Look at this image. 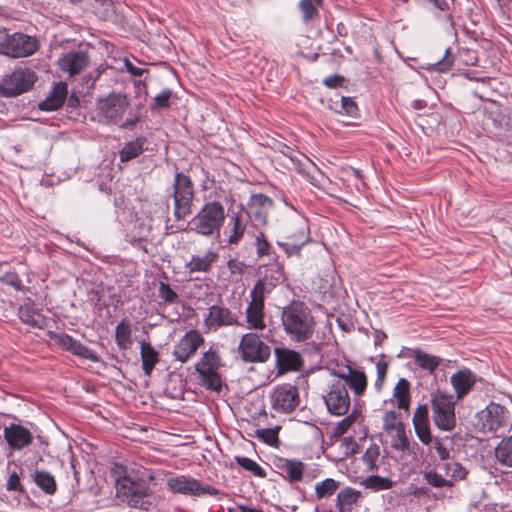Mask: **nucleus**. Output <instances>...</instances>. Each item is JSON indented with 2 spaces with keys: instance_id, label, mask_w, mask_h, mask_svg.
<instances>
[{
  "instance_id": "f257e3e1",
  "label": "nucleus",
  "mask_w": 512,
  "mask_h": 512,
  "mask_svg": "<svg viewBox=\"0 0 512 512\" xmlns=\"http://www.w3.org/2000/svg\"><path fill=\"white\" fill-rule=\"evenodd\" d=\"M281 322L284 332L294 342H306L315 332V319L303 302L293 301L284 307Z\"/></svg>"
},
{
  "instance_id": "f03ea898",
  "label": "nucleus",
  "mask_w": 512,
  "mask_h": 512,
  "mask_svg": "<svg viewBox=\"0 0 512 512\" xmlns=\"http://www.w3.org/2000/svg\"><path fill=\"white\" fill-rule=\"evenodd\" d=\"M116 497L132 508L148 509L150 488L142 478L124 475L116 479Z\"/></svg>"
},
{
  "instance_id": "7ed1b4c3",
  "label": "nucleus",
  "mask_w": 512,
  "mask_h": 512,
  "mask_svg": "<svg viewBox=\"0 0 512 512\" xmlns=\"http://www.w3.org/2000/svg\"><path fill=\"white\" fill-rule=\"evenodd\" d=\"M225 220V210L218 201L203 205L191 221L192 229L200 235L211 236L219 233Z\"/></svg>"
},
{
  "instance_id": "20e7f679",
  "label": "nucleus",
  "mask_w": 512,
  "mask_h": 512,
  "mask_svg": "<svg viewBox=\"0 0 512 512\" xmlns=\"http://www.w3.org/2000/svg\"><path fill=\"white\" fill-rule=\"evenodd\" d=\"M455 404L454 396L442 390L431 395L432 418L439 429L450 431L455 427Z\"/></svg>"
},
{
  "instance_id": "39448f33",
  "label": "nucleus",
  "mask_w": 512,
  "mask_h": 512,
  "mask_svg": "<svg viewBox=\"0 0 512 512\" xmlns=\"http://www.w3.org/2000/svg\"><path fill=\"white\" fill-rule=\"evenodd\" d=\"M220 366V357L213 348L204 352L202 357L195 364V370L199 376L200 384L206 390L213 392L221 391L222 381L218 372Z\"/></svg>"
},
{
  "instance_id": "423d86ee",
  "label": "nucleus",
  "mask_w": 512,
  "mask_h": 512,
  "mask_svg": "<svg viewBox=\"0 0 512 512\" xmlns=\"http://www.w3.org/2000/svg\"><path fill=\"white\" fill-rule=\"evenodd\" d=\"M39 48L35 37L23 33L9 34L6 29L0 30V53L13 57H26L34 54Z\"/></svg>"
},
{
  "instance_id": "0eeeda50",
  "label": "nucleus",
  "mask_w": 512,
  "mask_h": 512,
  "mask_svg": "<svg viewBox=\"0 0 512 512\" xmlns=\"http://www.w3.org/2000/svg\"><path fill=\"white\" fill-rule=\"evenodd\" d=\"M174 216L177 220H183L192 212L194 199V185L191 178L177 172L173 181Z\"/></svg>"
},
{
  "instance_id": "6e6552de",
  "label": "nucleus",
  "mask_w": 512,
  "mask_h": 512,
  "mask_svg": "<svg viewBox=\"0 0 512 512\" xmlns=\"http://www.w3.org/2000/svg\"><path fill=\"white\" fill-rule=\"evenodd\" d=\"M270 288L265 280L259 279L250 291L251 300L245 311L247 327L251 330H264L266 328L264 300Z\"/></svg>"
},
{
  "instance_id": "1a4fd4ad",
  "label": "nucleus",
  "mask_w": 512,
  "mask_h": 512,
  "mask_svg": "<svg viewBox=\"0 0 512 512\" xmlns=\"http://www.w3.org/2000/svg\"><path fill=\"white\" fill-rule=\"evenodd\" d=\"M478 425L483 432L505 431L512 427V411L492 402L478 414Z\"/></svg>"
},
{
  "instance_id": "9d476101",
  "label": "nucleus",
  "mask_w": 512,
  "mask_h": 512,
  "mask_svg": "<svg viewBox=\"0 0 512 512\" xmlns=\"http://www.w3.org/2000/svg\"><path fill=\"white\" fill-rule=\"evenodd\" d=\"M285 233V240L278 241V245L289 256L298 253L302 246L310 240L308 220L301 215L291 218L285 228Z\"/></svg>"
},
{
  "instance_id": "9b49d317",
  "label": "nucleus",
  "mask_w": 512,
  "mask_h": 512,
  "mask_svg": "<svg viewBox=\"0 0 512 512\" xmlns=\"http://www.w3.org/2000/svg\"><path fill=\"white\" fill-rule=\"evenodd\" d=\"M37 81L35 72L28 68H18L0 80V95L14 97L27 92Z\"/></svg>"
},
{
  "instance_id": "f8f14e48",
  "label": "nucleus",
  "mask_w": 512,
  "mask_h": 512,
  "mask_svg": "<svg viewBox=\"0 0 512 512\" xmlns=\"http://www.w3.org/2000/svg\"><path fill=\"white\" fill-rule=\"evenodd\" d=\"M129 107L128 97L121 93H112L99 102V110L104 117L121 126H132L136 122L135 117L127 118L125 122H122Z\"/></svg>"
},
{
  "instance_id": "ddd939ff",
  "label": "nucleus",
  "mask_w": 512,
  "mask_h": 512,
  "mask_svg": "<svg viewBox=\"0 0 512 512\" xmlns=\"http://www.w3.org/2000/svg\"><path fill=\"white\" fill-rule=\"evenodd\" d=\"M298 388L286 383L276 385L270 393L271 408L276 413L288 414L300 406Z\"/></svg>"
},
{
  "instance_id": "4468645a",
  "label": "nucleus",
  "mask_w": 512,
  "mask_h": 512,
  "mask_svg": "<svg viewBox=\"0 0 512 512\" xmlns=\"http://www.w3.org/2000/svg\"><path fill=\"white\" fill-rule=\"evenodd\" d=\"M167 488L173 493L193 497H202L205 495L216 496L218 494L216 488L210 485H204L197 479L186 475L170 477L167 480Z\"/></svg>"
},
{
  "instance_id": "2eb2a0df",
  "label": "nucleus",
  "mask_w": 512,
  "mask_h": 512,
  "mask_svg": "<svg viewBox=\"0 0 512 512\" xmlns=\"http://www.w3.org/2000/svg\"><path fill=\"white\" fill-rule=\"evenodd\" d=\"M323 400L329 413L335 416L346 415L351 405V399L345 383L337 379L328 385Z\"/></svg>"
},
{
  "instance_id": "dca6fc26",
  "label": "nucleus",
  "mask_w": 512,
  "mask_h": 512,
  "mask_svg": "<svg viewBox=\"0 0 512 512\" xmlns=\"http://www.w3.org/2000/svg\"><path fill=\"white\" fill-rule=\"evenodd\" d=\"M239 353L245 362H265L270 357V347L255 333H246L239 343Z\"/></svg>"
},
{
  "instance_id": "f3484780",
  "label": "nucleus",
  "mask_w": 512,
  "mask_h": 512,
  "mask_svg": "<svg viewBox=\"0 0 512 512\" xmlns=\"http://www.w3.org/2000/svg\"><path fill=\"white\" fill-rule=\"evenodd\" d=\"M204 343V338L197 330H189L175 344L172 355L180 363L188 362Z\"/></svg>"
},
{
  "instance_id": "a211bd4d",
  "label": "nucleus",
  "mask_w": 512,
  "mask_h": 512,
  "mask_svg": "<svg viewBox=\"0 0 512 512\" xmlns=\"http://www.w3.org/2000/svg\"><path fill=\"white\" fill-rule=\"evenodd\" d=\"M334 375L339 382L345 383V388H350L355 399L362 397L366 392L368 379L363 370L347 365L335 371Z\"/></svg>"
},
{
  "instance_id": "6ab92c4d",
  "label": "nucleus",
  "mask_w": 512,
  "mask_h": 512,
  "mask_svg": "<svg viewBox=\"0 0 512 512\" xmlns=\"http://www.w3.org/2000/svg\"><path fill=\"white\" fill-rule=\"evenodd\" d=\"M238 323V317L230 309L222 305H212L204 317L206 331H217L224 326H232Z\"/></svg>"
},
{
  "instance_id": "aec40b11",
  "label": "nucleus",
  "mask_w": 512,
  "mask_h": 512,
  "mask_svg": "<svg viewBox=\"0 0 512 512\" xmlns=\"http://www.w3.org/2000/svg\"><path fill=\"white\" fill-rule=\"evenodd\" d=\"M248 221L249 213L242 207L230 210L229 221L224 232L228 237L229 244H238L240 242L244 236Z\"/></svg>"
},
{
  "instance_id": "412c9836",
  "label": "nucleus",
  "mask_w": 512,
  "mask_h": 512,
  "mask_svg": "<svg viewBox=\"0 0 512 512\" xmlns=\"http://www.w3.org/2000/svg\"><path fill=\"white\" fill-rule=\"evenodd\" d=\"M51 339L60 348L73 353L81 358L91 360L93 362L99 361V356L90 348L83 345L79 341L66 333H51Z\"/></svg>"
},
{
  "instance_id": "4be33fe9",
  "label": "nucleus",
  "mask_w": 512,
  "mask_h": 512,
  "mask_svg": "<svg viewBox=\"0 0 512 512\" xmlns=\"http://www.w3.org/2000/svg\"><path fill=\"white\" fill-rule=\"evenodd\" d=\"M3 435L12 450H22L28 447L33 441L31 431L20 424L12 423L6 426Z\"/></svg>"
},
{
  "instance_id": "5701e85b",
  "label": "nucleus",
  "mask_w": 512,
  "mask_h": 512,
  "mask_svg": "<svg viewBox=\"0 0 512 512\" xmlns=\"http://www.w3.org/2000/svg\"><path fill=\"white\" fill-rule=\"evenodd\" d=\"M68 95V85L60 81L54 83L46 98L38 104L41 111L52 112L60 109Z\"/></svg>"
},
{
  "instance_id": "b1692460",
  "label": "nucleus",
  "mask_w": 512,
  "mask_h": 512,
  "mask_svg": "<svg viewBox=\"0 0 512 512\" xmlns=\"http://www.w3.org/2000/svg\"><path fill=\"white\" fill-rule=\"evenodd\" d=\"M276 365L280 373L289 371H298L302 368L303 361L301 355L288 348H275L274 350Z\"/></svg>"
},
{
  "instance_id": "393cba45",
  "label": "nucleus",
  "mask_w": 512,
  "mask_h": 512,
  "mask_svg": "<svg viewBox=\"0 0 512 512\" xmlns=\"http://www.w3.org/2000/svg\"><path fill=\"white\" fill-rule=\"evenodd\" d=\"M457 399L465 397L476 383V376L469 369H462L450 377Z\"/></svg>"
},
{
  "instance_id": "a878e982",
  "label": "nucleus",
  "mask_w": 512,
  "mask_h": 512,
  "mask_svg": "<svg viewBox=\"0 0 512 512\" xmlns=\"http://www.w3.org/2000/svg\"><path fill=\"white\" fill-rule=\"evenodd\" d=\"M275 467L281 475L290 482H299L302 480L305 465L303 462L295 459L279 458L275 461Z\"/></svg>"
},
{
  "instance_id": "bb28decb",
  "label": "nucleus",
  "mask_w": 512,
  "mask_h": 512,
  "mask_svg": "<svg viewBox=\"0 0 512 512\" xmlns=\"http://www.w3.org/2000/svg\"><path fill=\"white\" fill-rule=\"evenodd\" d=\"M95 52V47L87 43H81L75 49L63 54L57 64H88Z\"/></svg>"
},
{
  "instance_id": "cd10ccee",
  "label": "nucleus",
  "mask_w": 512,
  "mask_h": 512,
  "mask_svg": "<svg viewBox=\"0 0 512 512\" xmlns=\"http://www.w3.org/2000/svg\"><path fill=\"white\" fill-rule=\"evenodd\" d=\"M217 259V253L207 251L204 255H193L190 261L185 264V268L191 274L196 272L206 273Z\"/></svg>"
},
{
  "instance_id": "c85d7f7f",
  "label": "nucleus",
  "mask_w": 512,
  "mask_h": 512,
  "mask_svg": "<svg viewBox=\"0 0 512 512\" xmlns=\"http://www.w3.org/2000/svg\"><path fill=\"white\" fill-rule=\"evenodd\" d=\"M437 467L439 471L443 472L445 478L450 481V486H453L458 481L464 480L468 474L467 469L461 463L450 459L438 464Z\"/></svg>"
},
{
  "instance_id": "c756f323",
  "label": "nucleus",
  "mask_w": 512,
  "mask_h": 512,
  "mask_svg": "<svg viewBox=\"0 0 512 512\" xmlns=\"http://www.w3.org/2000/svg\"><path fill=\"white\" fill-rule=\"evenodd\" d=\"M410 382L405 378H400L393 388L392 401L398 409L408 410L410 406Z\"/></svg>"
},
{
  "instance_id": "7c9ffc66",
  "label": "nucleus",
  "mask_w": 512,
  "mask_h": 512,
  "mask_svg": "<svg viewBox=\"0 0 512 512\" xmlns=\"http://www.w3.org/2000/svg\"><path fill=\"white\" fill-rule=\"evenodd\" d=\"M140 355L142 360V369L145 375L149 376L159 361L158 352L149 342L143 341L140 347Z\"/></svg>"
},
{
  "instance_id": "2f4dec72",
  "label": "nucleus",
  "mask_w": 512,
  "mask_h": 512,
  "mask_svg": "<svg viewBox=\"0 0 512 512\" xmlns=\"http://www.w3.org/2000/svg\"><path fill=\"white\" fill-rule=\"evenodd\" d=\"M34 483L47 495H54L57 491V483L54 476L44 470H36L32 474Z\"/></svg>"
},
{
  "instance_id": "473e14b6",
  "label": "nucleus",
  "mask_w": 512,
  "mask_h": 512,
  "mask_svg": "<svg viewBox=\"0 0 512 512\" xmlns=\"http://www.w3.org/2000/svg\"><path fill=\"white\" fill-rule=\"evenodd\" d=\"M271 204V200L268 197L262 194L255 195L252 197L249 204V213L253 214L258 221L264 223L266 222L267 211L271 207Z\"/></svg>"
},
{
  "instance_id": "72a5a7b5",
  "label": "nucleus",
  "mask_w": 512,
  "mask_h": 512,
  "mask_svg": "<svg viewBox=\"0 0 512 512\" xmlns=\"http://www.w3.org/2000/svg\"><path fill=\"white\" fill-rule=\"evenodd\" d=\"M497 461L506 466L512 467V435L504 437L495 448Z\"/></svg>"
},
{
  "instance_id": "f704fd0d",
  "label": "nucleus",
  "mask_w": 512,
  "mask_h": 512,
  "mask_svg": "<svg viewBox=\"0 0 512 512\" xmlns=\"http://www.w3.org/2000/svg\"><path fill=\"white\" fill-rule=\"evenodd\" d=\"M145 143L146 139L143 137L126 143L119 153L121 162L130 161L141 155L144 151Z\"/></svg>"
},
{
  "instance_id": "c9c22d12",
  "label": "nucleus",
  "mask_w": 512,
  "mask_h": 512,
  "mask_svg": "<svg viewBox=\"0 0 512 512\" xmlns=\"http://www.w3.org/2000/svg\"><path fill=\"white\" fill-rule=\"evenodd\" d=\"M390 438V445L393 449L401 452L410 450V442L406 435L405 426L386 432Z\"/></svg>"
},
{
  "instance_id": "e433bc0d",
  "label": "nucleus",
  "mask_w": 512,
  "mask_h": 512,
  "mask_svg": "<svg viewBox=\"0 0 512 512\" xmlns=\"http://www.w3.org/2000/svg\"><path fill=\"white\" fill-rule=\"evenodd\" d=\"M131 334L132 329L129 322L122 320L118 323L115 329V341L121 350H126L131 346Z\"/></svg>"
},
{
  "instance_id": "4c0bfd02",
  "label": "nucleus",
  "mask_w": 512,
  "mask_h": 512,
  "mask_svg": "<svg viewBox=\"0 0 512 512\" xmlns=\"http://www.w3.org/2000/svg\"><path fill=\"white\" fill-rule=\"evenodd\" d=\"M330 108L342 115L350 117H357L358 115V106L351 97L341 96L340 100L331 102Z\"/></svg>"
},
{
  "instance_id": "58836bf2",
  "label": "nucleus",
  "mask_w": 512,
  "mask_h": 512,
  "mask_svg": "<svg viewBox=\"0 0 512 512\" xmlns=\"http://www.w3.org/2000/svg\"><path fill=\"white\" fill-rule=\"evenodd\" d=\"M414 362L420 368L433 372L440 365L441 359L437 356L427 354L421 350L413 351L412 355Z\"/></svg>"
},
{
  "instance_id": "ea45409f",
  "label": "nucleus",
  "mask_w": 512,
  "mask_h": 512,
  "mask_svg": "<svg viewBox=\"0 0 512 512\" xmlns=\"http://www.w3.org/2000/svg\"><path fill=\"white\" fill-rule=\"evenodd\" d=\"M20 320L33 327H41L43 325L42 315L30 305H22L18 310Z\"/></svg>"
},
{
  "instance_id": "a19ab883",
  "label": "nucleus",
  "mask_w": 512,
  "mask_h": 512,
  "mask_svg": "<svg viewBox=\"0 0 512 512\" xmlns=\"http://www.w3.org/2000/svg\"><path fill=\"white\" fill-rule=\"evenodd\" d=\"M339 488V482L332 478H327L315 485V494L318 499L332 496Z\"/></svg>"
},
{
  "instance_id": "79ce46f5",
  "label": "nucleus",
  "mask_w": 512,
  "mask_h": 512,
  "mask_svg": "<svg viewBox=\"0 0 512 512\" xmlns=\"http://www.w3.org/2000/svg\"><path fill=\"white\" fill-rule=\"evenodd\" d=\"M323 0H301L299 8L302 12L303 20L309 22L318 16V7L321 6Z\"/></svg>"
},
{
  "instance_id": "37998d69",
  "label": "nucleus",
  "mask_w": 512,
  "mask_h": 512,
  "mask_svg": "<svg viewBox=\"0 0 512 512\" xmlns=\"http://www.w3.org/2000/svg\"><path fill=\"white\" fill-rule=\"evenodd\" d=\"M280 152L285 157H287L292 162L293 165L299 166L301 172L306 171L307 173H309L308 168H306L305 164L303 163V161L309 163V160L303 154H301L298 151H295L294 149L286 145H281Z\"/></svg>"
},
{
  "instance_id": "c03bdc74",
  "label": "nucleus",
  "mask_w": 512,
  "mask_h": 512,
  "mask_svg": "<svg viewBox=\"0 0 512 512\" xmlns=\"http://www.w3.org/2000/svg\"><path fill=\"white\" fill-rule=\"evenodd\" d=\"M359 497H360L359 491L352 489L350 487H347L338 493L337 499H336V505H341V506L352 508V506L358 501Z\"/></svg>"
},
{
  "instance_id": "a18cd8bd",
  "label": "nucleus",
  "mask_w": 512,
  "mask_h": 512,
  "mask_svg": "<svg viewBox=\"0 0 512 512\" xmlns=\"http://www.w3.org/2000/svg\"><path fill=\"white\" fill-rule=\"evenodd\" d=\"M379 456L380 448L376 444L370 445L366 449L362 457V460L367 471H374L377 469V461L379 459Z\"/></svg>"
},
{
  "instance_id": "49530a36",
  "label": "nucleus",
  "mask_w": 512,
  "mask_h": 512,
  "mask_svg": "<svg viewBox=\"0 0 512 512\" xmlns=\"http://www.w3.org/2000/svg\"><path fill=\"white\" fill-rule=\"evenodd\" d=\"M235 462L243 469L251 472L253 475L257 477L263 478L266 476V472L264 471V469L260 465H258L254 460L248 457L236 456Z\"/></svg>"
},
{
  "instance_id": "de8ad7c7",
  "label": "nucleus",
  "mask_w": 512,
  "mask_h": 512,
  "mask_svg": "<svg viewBox=\"0 0 512 512\" xmlns=\"http://www.w3.org/2000/svg\"><path fill=\"white\" fill-rule=\"evenodd\" d=\"M423 478L425 481L435 487V488H442V487H451L450 481L445 478L443 472H437L435 470H429L425 471L423 474Z\"/></svg>"
},
{
  "instance_id": "09e8293b",
  "label": "nucleus",
  "mask_w": 512,
  "mask_h": 512,
  "mask_svg": "<svg viewBox=\"0 0 512 512\" xmlns=\"http://www.w3.org/2000/svg\"><path fill=\"white\" fill-rule=\"evenodd\" d=\"M364 485L366 488L374 490H386L391 488L392 481L388 478L371 475L364 480Z\"/></svg>"
},
{
  "instance_id": "8fccbe9b",
  "label": "nucleus",
  "mask_w": 512,
  "mask_h": 512,
  "mask_svg": "<svg viewBox=\"0 0 512 512\" xmlns=\"http://www.w3.org/2000/svg\"><path fill=\"white\" fill-rule=\"evenodd\" d=\"M383 429L388 432L404 426L399 414L393 410L386 411L382 417Z\"/></svg>"
},
{
  "instance_id": "3c124183",
  "label": "nucleus",
  "mask_w": 512,
  "mask_h": 512,
  "mask_svg": "<svg viewBox=\"0 0 512 512\" xmlns=\"http://www.w3.org/2000/svg\"><path fill=\"white\" fill-rule=\"evenodd\" d=\"M279 428H264L255 431V437L268 445H274L278 441Z\"/></svg>"
},
{
  "instance_id": "603ef678",
  "label": "nucleus",
  "mask_w": 512,
  "mask_h": 512,
  "mask_svg": "<svg viewBox=\"0 0 512 512\" xmlns=\"http://www.w3.org/2000/svg\"><path fill=\"white\" fill-rule=\"evenodd\" d=\"M103 49L108 53V57L116 62H123V64H131L127 53L120 51L113 44L104 42L101 44Z\"/></svg>"
},
{
  "instance_id": "864d4df0",
  "label": "nucleus",
  "mask_w": 512,
  "mask_h": 512,
  "mask_svg": "<svg viewBox=\"0 0 512 512\" xmlns=\"http://www.w3.org/2000/svg\"><path fill=\"white\" fill-rule=\"evenodd\" d=\"M158 296L168 304L176 303L178 300L177 293L165 282L159 283Z\"/></svg>"
},
{
  "instance_id": "5fc2aeb1",
  "label": "nucleus",
  "mask_w": 512,
  "mask_h": 512,
  "mask_svg": "<svg viewBox=\"0 0 512 512\" xmlns=\"http://www.w3.org/2000/svg\"><path fill=\"white\" fill-rule=\"evenodd\" d=\"M0 283L8 285L15 289L16 291H23L24 286L16 272L9 271L2 276H0Z\"/></svg>"
},
{
  "instance_id": "6e6d98bb",
  "label": "nucleus",
  "mask_w": 512,
  "mask_h": 512,
  "mask_svg": "<svg viewBox=\"0 0 512 512\" xmlns=\"http://www.w3.org/2000/svg\"><path fill=\"white\" fill-rule=\"evenodd\" d=\"M388 371V363L383 360H379L376 363V380L374 383L375 389L381 391L385 382V378Z\"/></svg>"
},
{
  "instance_id": "4d7b16f0",
  "label": "nucleus",
  "mask_w": 512,
  "mask_h": 512,
  "mask_svg": "<svg viewBox=\"0 0 512 512\" xmlns=\"http://www.w3.org/2000/svg\"><path fill=\"white\" fill-rule=\"evenodd\" d=\"M415 433L419 440L424 445H429L432 442V435L430 432L429 421L413 425Z\"/></svg>"
},
{
  "instance_id": "13d9d810",
  "label": "nucleus",
  "mask_w": 512,
  "mask_h": 512,
  "mask_svg": "<svg viewBox=\"0 0 512 512\" xmlns=\"http://www.w3.org/2000/svg\"><path fill=\"white\" fill-rule=\"evenodd\" d=\"M358 412L356 409L352 411V413L348 414L346 417H344L336 426L335 430L338 434L345 433L351 425L355 422L357 418Z\"/></svg>"
},
{
  "instance_id": "bf43d9fd",
  "label": "nucleus",
  "mask_w": 512,
  "mask_h": 512,
  "mask_svg": "<svg viewBox=\"0 0 512 512\" xmlns=\"http://www.w3.org/2000/svg\"><path fill=\"white\" fill-rule=\"evenodd\" d=\"M172 91L170 89H164L161 93L154 98V108H167L170 106V98Z\"/></svg>"
},
{
  "instance_id": "052dcab7",
  "label": "nucleus",
  "mask_w": 512,
  "mask_h": 512,
  "mask_svg": "<svg viewBox=\"0 0 512 512\" xmlns=\"http://www.w3.org/2000/svg\"><path fill=\"white\" fill-rule=\"evenodd\" d=\"M347 80L338 74L330 75L323 80V84L328 88H340L344 87Z\"/></svg>"
},
{
  "instance_id": "680f3d73",
  "label": "nucleus",
  "mask_w": 512,
  "mask_h": 512,
  "mask_svg": "<svg viewBox=\"0 0 512 512\" xmlns=\"http://www.w3.org/2000/svg\"><path fill=\"white\" fill-rule=\"evenodd\" d=\"M255 245H256V251H257V255L258 256H264V255H268L269 254L270 244L265 239L263 233H260L256 237Z\"/></svg>"
},
{
  "instance_id": "e2e57ef3",
  "label": "nucleus",
  "mask_w": 512,
  "mask_h": 512,
  "mask_svg": "<svg viewBox=\"0 0 512 512\" xmlns=\"http://www.w3.org/2000/svg\"><path fill=\"white\" fill-rule=\"evenodd\" d=\"M413 425L428 422V408L426 405H420L416 408L413 414Z\"/></svg>"
},
{
  "instance_id": "0e129e2a",
  "label": "nucleus",
  "mask_w": 512,
  "mask_h": 512,
  "mask_svg": "<svg viewBox=\"0 0 512 512\" xmlns=\"http://www.w3.org/2000/svg\"><path fill=\"white\" fill-rule=\"evenodd\" d=\"M432 445V448L437 452L439 458L446 462L449 460L450 452L449 450L441 443L439 439H432V442L429 444Z\"/></svg>"
},
{
  "instance_id": "69168bd1",
  "label": "nucleus",
  "mask_w": 512,
  "mask_h": 512,
  "mask_svg": "<svg viewBox=\"0 0 512 512\" xmlns=\"http://www.w3.org/2000/svg\"><path fill=\"white\" fill-rule=\"evenodd\" d=\"M8 491H23L22 484L20 482V476L17 472H12L6 483Z\"/></svg>"
},
{
  "instance_id": "338daca9",
  "label": "nucleus",
  "mask_w": 512,
  "mask_h": 512,
  "mask_svg": "<svg viewBox=\"0 0 512 512\" xmlns=\"http://www.w3.org/2000/svg\"><path fill=\"white\" fill-rule=\"evenodd\" d=\"M227 267L231 274L241 276L246 268V265L237 259H231L227 263Z\"/></svg>"
},
{
  "instance_id": "774afa93",
  "label": "nucleus",
  "mask_w": 512,
  "mask_h": 512,
  "mask_svg": "<svg viewBox=\"0 0 512 512\" xmlns=\"http://www.w3.org/2000/svg\"><path fill=\"white\" fill-rule=\"evenodd\" d=\"M467 79L469 80H474V81H484L485 80V76H482V75H479L478 73H474V72H470L468 70H465L463 73H462Z\"/></svg>"
}]
</instances>
